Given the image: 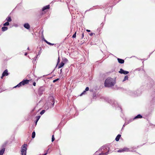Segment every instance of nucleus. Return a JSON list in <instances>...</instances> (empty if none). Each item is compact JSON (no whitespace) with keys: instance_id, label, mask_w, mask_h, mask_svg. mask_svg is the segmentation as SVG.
I'll return each instance as SVG.
<instances>
[{"instance_id":"nucleus-1","label":"nucleus","mask_w":155,"mask_h":155,"mask_svg":"<svg viewBox=\"0 0 155 155\" xmlns=\"http://www.w3.org/2000/svg\"><path fill=\"white\" fill-rule=\"evenodd\" d=\"M109 148L107 145H105L101 147L95 153V155H107L108 153Z\"/></svg>"},{"instance_id":"nucleus-2","label":"nucleus","mask_w":155,"mask_h":155,"mask_svg":"<svg viewBox=\"0 0 155 155\" xmlns=\"http://www.w3.org/2000/svg\"><path fill=\"white\" fill-rule=\"evenodd\" d=\"M115 84V82L113 79L110 78H108L105 80L104 82L105 87H110L113 86Z\"/></svg>"},{"instance_id":"nucleus-3","label":"nucleus","mask_w":155,"mask_h":155,"mask_svg":"<svg viewBox=\"0 0 155 155\" xmlns=\"http://www.w3.org/2000/svg\"><path fill=\"white\" fill-rule=\"evenodd\" d=\"M27 145L24 144L21 147V155H26Z\"/></svg>"},{"instance_id":"nucleus-4","label":"nucleus","mask_w":155,"mask_h":155,"mask_svg":"<svg viewBox=\"0 0 155 155\" xmlns=\"http://www.w3.org/2000/svg\"><path fill=\"white\" fill-rule=\"evenodd\" d=\"M49 103L51 104L52 106H53L54 104V101L53 97L52 96H50L49 97Z\"/></svg>"},{"instance_id":"nucleus-5","label":"nucleus","mask_w":155,"mask_h":155,"mask_svg":"<svg viewBox=\"0 0 155 155\" xmlns=\"http://www.w3.org/2000/svg\"><path fill=\"white\" fill-rule=\"evenodd\" d=\"M119 72L120 74H127L129 73L128 71H125L122 68L120 69Z\"/></svg>"},{"instance_id":"nucleus-6","label":"nucleus","mask_w":155,"mask_h":155,"mask_svg":"<svg viewBox=\"0 0 155 155\" xmlns=\"http://www.w3.org/2000/svg\"><path fill=\"white\" fill-rule=\"evenodd\" d=\"M8 70L7 69H6L3 72L2 74V76L1 77V78L2 79L3 77L6 76H7L8 75Z\"/></svg>"},{"instance_id":"nucleus-7","label":"nucleus","mask_w":155,"mask_h":155,"mask_svg":"<svg viewBox=\"0 0 155 155\" xmlns=\"http://www.w3.org/2000/svg\"><path fill=\"white\" fill-rule=\"evenodd\" d=\"M142 117V116L140 114H139L137 115V116L135 117L134 118L133 120H130L129 121V122H130L132 121L133 120H135V119H138V118H141Z\"/></svg>"},{"instance_id":"nucleus-8","label":"nucleus","mask_w":155,"mask_h":155,"mask_svg":"<svg viewBox=\"0 0 155 155\" xmlns=\"http://www.w3.org/2000/svg\"><path fill=\"white\" fill-rule=\"evenodd\" d=\"M29 80H24L21 82L22 85H24L28 83Z\"/></svg>"},{"instance_id":"nucleus-9","label":"nucleus","mask_w":155,"mask_h":155,"mask_svg":"<svg viewBox=\"0 0 155 155\" xmlns=\"http://www.w3.org/2000/svg\"><path fill=\"white\" fill-rule=\"evenodd\" d=\"M24 27L27 29H29L30 28V26L28 23H26L24 24Z\"/></svg>"},{"instance_id":"nucleus-10","label":"nucleus","mask_w":155,"mask_h":155,"mask_svg":"<svg viewBox=\"0 0 155 155\" xmlns=\"http://www.w3.org/2000/svg\"><path fill=\"white\" fill-rule=\"evenodd\" d=\"M39 49L40 50L38 51V54H36V56L35 57V58L37 59L38 56L40 55L41 53L42 52V48L41 47H39Z\"/></svg>"},{"instance_id":"nucleus-11","label":"nucleus","mask_w":155,"mask_h":155,"mask_svg":"<svg viewBox=\"0 0 155 155\" xmlns=\"http://www.w3.org/2000/svg\"><path fill=\"white\" fill-rule=\"evenodd\" d=\"M50 8L49 5H46L43 7L42 8V11H44L45 10L49 9Z\"/></svg>"},{"instance_id":"nucleus-12","label":"nucleus","mask_w":155,"mask_h":155,"mask_svg":"<svg viewBox=\"0 0 155 155\" xmlns=\"http://www.w3.org/2000/svg\"><path fill=\"white\" fill-rule=\"evenodd\" d=\"M117 60L118 62L120 64H123L124 61V60L119 58H117Z\"/></svg>"},{"instance_id":"nucleus-13","label":"nucleus","mask_w":155,"mask_h":155,"mask_svg":"<svg viewBox=\"0 0 155 155\" xmlns=\"http://www.w3.org/2000/svg\"><path fill=\"white\" fill-rule=\"evenodd\" d=\"M123 150L124 152H128V151H131L130 150V149L129 148H128L127 147H124L123 148Z\"/></svg>"},{"instance_id":"nucleus-14","label":"nucleus","mask_w":155,"mask_h":155,"mask_svg":"<svg viewBox=\"0 0 155 155\" xmlns=\"http://www.w3.org/2000/svg\"><path fill=\"white\" fill-rule=\"evenodd\" d=\"M121 137V135L120 134H118L117 136L116 137V138H115V140L117 141H118L119 140V139L120 138V137Z\"/></svg>"},{"instance_id":"nucleus-15","label":"nucleus","mask_w":155,"mask_h":155,"mask_svg":"<svg viewBox=\"0 0 155 155\" xmlns=\"http://www.w3.org/2000/svg\"><path fill=\"white\" fill-rule=\"evenodd\" d=\"M6 20L8 22H10L12 21V19L10 16H8L6 18Z\"/></svg>"},{"instance_id":"nucleus-16","label":"nucleus","mask_w":155,"mask_h":155,"mask_svg":"<svg viewBox=\"0 0 155 155\" xmlns=\"http://www.w3.org/2000/svg\"><path fill=\"white\" fill-rule=\"evenodd\" d=\"M64 64L63 62H61L58 66V68H61L64 65Z\"/></svg>"},{"instance_id":"nucleus-17","label":"nucleus","mask_w":155,"mask_h":155,"mask_svg":"<svg viewBox=\"0 0 155 155\" xmlns=\"http://www.w3.org/2000/svg\"><path fill=\"white\" fill-rule=\"evenodd\" d=\"M5 151V148L2 149L0 150V155H3Z\"/></svg>"},{"instance_id":"nucleus-18","label":"nucleus","mask_w":155,"mask_h":155,"mask_svg":"<svg viewBox=\"0 0 155 155\" xmlns=\"http://www.w3.org/2000/svg\"><path fill=\"white\" fill-rule=\"evenodd\" d=\"M2 31H5L8 29V28L5 26L3 27L2 28Z\"/></svg>"},{"instance_id":"nucleus-19","label":"nucleus","mask_w":155,"mask_h":155,"mask_svg":"<svg viewBox=\"0 0 155 155\" xmlns=\"http://www.w3.org/2000/svg\"><path fill=\"white\" fill-rule=\"evenodd\" d=\"M22 83L21 82H20V83H19L18 85H17L16 86H15L14 87L15 88L16 87H21L22 85Z\"/></svg>"},{"instance_id":"nucleus-20","label":"nucleus","mask_w":155,"mask_h":155,"mask_svg":"<svg viewBox=\"0 0 155 155\" xmlns=\"http://www.w3.org/2000/svg\"><path fill=\"white\" fill-rule=\"evenodd\" d=\"M35 131H33L32 134V137L34 138L35 137Z\"/></svg>"},{"instance_id":"nucleus-21","label":"nucleus","mask_w":155,"mask_h":155,"mask_svg":"<svg viewBox=\"0 0 155 155\" xmlns=\"http://www.w3.org/2000/svg\"><path fill=\"white\" fill-rule=\"evenodd\" d=\"M128 77L127 75H126L125 76L124 78V79L123 80V81H124L127 80L128 79Z\"/></svg>"},{"instance_id":"nucleus-22","label":"nucleus","mask_w":155,"mask_h":155,"mask_svg":"<svg viewBox=\"0 0 155 155\" xmlns=\"http://www.w3.org/2000/svg\"><path fill=\"white\" fill-rule=\"evenodd\" d=\"M9 25V23L7 21L3 25L4 26H8Z\"/></svg>"},{"instance_id":"nucleus-23","label":"nucleus","mask_w":155,"mask_h":155,"mask_svg":"<svg viewBox=\"0 0 155 155\" xmlns=\"http://www.w3.org/2000/svg\"><path fill=\"white\" fill-rule=\"evenodd\" d=\"M41 116H38L37 117H36V120H37V121H38L39 120V119Z\"/></svg>"},{"instance_id":"nucleus-24","label":"nucleus","mask_w":155,"mask_h":155,"mask_svg":"<svg viewBox=\"0 0 155 155\" xmlns=\"http://www.w3.org/2000/svg\"><path fill=\"white\" fill-rule=\"evenodd\" d=\"M45 110H43L41 112L40 114L41 115H42L43 114H44L45 113Z\"/></svg>"},{"instance_id":"nucleus-25","label":"nucleus","mask_w":155,"mask_h":155,"mask_svg":"<svg viewBox=\"0 0 155 155\" xmlns=\"http://www.w3.org/2000/svg\"><path fill=\"white\" fill-rule=\"evenodd\" d=\"M76 32H75L74 34L73 35L72 38H75L76 37Z\"/></svg>"},{"instance_id":"nucleus-26","label":"nucleus","mask_w":155,"mask_h":155,"mask_svg":"<svg viewBox=\"0 0 155 155\" xmlns=\"http://www.w3.org/2000/svg\"><path fill=\"white\" fill-rule=\"evenodd\" d=\"M117 152H124L123 149H120L117 151Z\"/></svg>"},{"instance_id":"nucleus-27","label":"nucleus","mask_w":155,"mask_h":155,"mask_svg":"<svg viewBox=\"0 0 155 155\" xmlns=\"http://www.w3.org/2000/svg\"><path fill=\"white\" fill-rule=\"evenodd\" d=\"M154 102H155V97H154V98H153V99L151 101V102H152V103H154Z\"/></svg>"},{"instance_id":"nucleus-28","label":"nucleus","mask_w":155,"mask_h":155,"mask_svg":"<svg viewBox=\"0 0 155 155\" xmlns=\"http://www.w3.org/2000/svg\"><path fill=\"white\" fill-rule=\"evenodd\" d=\"M55 140V138L54 137V135H53L52 136V139H51V141L52 142H53Z\"/></svg>"},{"instance_id":"nucleus-29","label":"nucleus","mask_w":155,"mask_h":155,"mask_svg":"<svg viewBox=\"0 0 155 155\" xmlns=\"http://www.w3.org/2000/svg\"><path fill=\"white\" fill-rule=\"evenodd\" d=\"M138 92H139L138 93H137V92H136V93H134V94L135 95H137V96L139 95L140 94V92L139 91H138Z\"/></svg>"},{"instance_id":"nucleus-30","label":"nucleus","mask_w":155,"mask_h":155,"mask_svg":"<svg viewBox=\"0 0 155 155\" xmlns=\"http://www.w3.org/2000/svg\"><path fill=\"white\" fill-rule=\"evenodd\" d=\"M86 91L85 90L81 94L80 96H82V95L84 94Z\"/></svg>"},{"instance_id":"nucleus-31","label":"nucleus","mask_w":155,"mask_h":155,"mask_svg":"<svg viewBox=\"0 0 155 155\" xmlns=\"http://www.w3.org/2000/svg\"><path fill=\"white\" fill-rule=\"evenodd\" d=\"M59 80V79H58V78H57L56 79L54 80L53 81V82L54 83V82H56V81H58V80Z\"/></svg>"},{"instance_id":"nucleus-32","label":"nucleus","mask_w":155,"mask_h":155,"mask_svg":"<svg viewBox=\"0 0 155 155\" xmlns=\"http://www.w3.org/2000/svg\"><path fill=\"white\" fill-rule=\"evenodd\" d=\"M129 123H129H125L123 125V127H122V130L123 129V128L124 127L125 125H127V124H128Z\"/></svg>"},{"instance_id":"nucleus-33","label":"nucleus","mask_w":155,"mask_h":155,"mask_svg":"<svg viewBox=\"0 0 155 155\" xmlns=\"http://www.w3.org/2000/svg\"><path fill=\"white\" fill-rule=\"evenodd\" d=\"M89 90V88L88 87H86L85 89V91H88Z\"/></svg>"},{"instance_id":"nucleus-34","label":"nucleus","mask_w":155,"mask_h":155,"mask_svg":"<svg viewBox=\"0 0 155 155\" xmlns=\"http://www.w3.org/2000/svg\"><path fill=\"white\" fill-rule=\"evenodd\" d=\"M48 44L51 45H54V44L51 43L49 42H48Z\"/></svg>"},{"instance_id":"nucleus-35","label":"nucleus","mask_w":155,"mask_h":155,"mask_svg":"<svg viewBox=\"0 0 155 155\" xmlns=\"http://www.w3.org/2000/svg\"><path fill=\"white\" fill-rule=\"evenodd\" d=\"M48 151H49V149L47 151L46 153H45L44 154H43L42 155H46L47 154L48 152Z\"/></svg>"},{"instance_id":"nucleus-36","label":"nucleus","mask_w":155,"mask_h":155,"mask_svg":"<svg viewBox=\"0 0 155 155\" xmlns=\"http://www.w3.org/2000/svg\"><path fill=\"white\" fill-rule=\"evenodd\" d=\"M97 98H98L99 97H100L101 98V95H97V96L96 97Z\"/></svg>"},{"instance_id":"nucleus-37","label":"nucleus","mask_w":155,"mask_h":155,"mask_svg":"<svg viewBox=\"0 0 155 155\" xmlns=\"http://www.w3.org/2000/svg\"><path fill=\"white\" fill-rule=\"evenodd\" d=\"M37 59H36L35 58V57L33 59V62L34 63V61H35Z\"/></svg>"},{"instance_id":"nucleus-38","label":"nucleus","mask_w":155,"mask_h":155,"mask_svg":"<svg viewBox=\"0 0 155 155\" xmlns=\"http://www.w3.org/2000/svg\"><path fill=\"white\" fill-rule=\"evenodd\" d=\"M33 85L34 86H35V85H36V83L35 82H34L33 83Z\"/></svg>"},{"instance_id":"nucleus-39","label":"nucleus","mask_w":155,"mask_h":155,"mask_svg":"<svg viewBox=\"0 0 155 155\" xmlns=\"http://www.w3.org/2000/svg\"><path fill=\"white\" fill-rule=\"evenodd\" d=\"M94 33H91L90 34V35L91 36H92L93 35Z\"/></svg>"},{"instance_id":"nucleus-40","label":"nucleus","mask_w":155,"mask_h":155,"mask_svg":"<svg viewBox=\"0 0 155 155\" xmlns=\"http://www.w3.org/2000/svg\"><path fill=\"white\" fill-rule=\"evenodd\" d=\"M84 37V33H83L82 34V38H83Z\"/></svg>"},{"instance_id":"nucleus-41","label":"nucleus","mask_w":155,"mask_h":155,"mask_svg":"<svg viewBox=\"0 0 155 155\" xmlns=\"http://www.w3.org/2000/svg\"><path fill=\"white\" fill-rule=\"evenodd\" d=\"M44 41L47 43V44H48L49 42L48 41H46V40H45Z\"/></svg>"},{"instance_id":"nucleus-42","label":"nucleus","mask_w":155,"mask_h":155,"mask_svg":"<svg viewBox=\"0 0 155 155\" xmlns=\"http://www.w3.org/2000/svg\"><path fill=\"white\" fill-rule=\"evenodd\" d=\"M44 41L47 43V44H48L49 42L48 41H46V40H45Z\"/></svg>"},{"instance_id":"nucleus-43","label":"nucleus","mask_w":155,"mask_h":155,"mask_svg":"<svg viewBox=\"0 0 155 155\" xmlns=\"http://www.w3.org/2000/svg\"><path fill=\"white\" fill-rule=\"evenodd\" d=\"M44 41L47 43V44H48L49 42L48 41H46V40H45Z\"/></svg>"},{"instance_id":"nucleus-44","label":"nucleus","mask_w":155,"mask_h":155,"mask_svg":"<svg viewBox=\"0 0 155 155\" xmlns=\"http://www.w3.org/2000/svg\"><path fill=\"white\" fill-rule=\"evenodd\" d=\"M44 41L47 43V44H48L49 42L48 41H46V40H45Z\"/></svg>"},{"instance_id":"nucleus-45","label":"nucleus","mask_w":155,"mask_h":155,"mask_svg":"<svg viewBox=\"0 0 155 155\" xmlns=\"http://www.w3.org/2000/svg\"><path fill=\"white\" fill-rule=\"evenodd\" d=\"M86 31H87V32H90L91 31L90 30H88V29L86 30Z\"/></svg>"},{"instance_id":"nucleus-46","label":"nucleus","mask_w":155,"mask_h":155,"mask_svg":"<svg viewBox=\"0 0 155 155\" xmlns=\"http://www.w3.org/2000/svg\"><path fill=\"white\" fill-rule=\"evenodd\" d=\"M37 122H38V121H37V120H36V121L35 122V124L36 125L37 124Z\"/></svg>"},{"instance_id":"nucleus-47","label":"nucleus","mask_w":155,"mask_h":155,"mask_svg":"<svg viewBox=\"0 0 155 155\" xmlns=\"http://www.w3.org/2000/svg\"><path fill=\"white\" fill-rule=\"evenodd\" d=\"M27 53H25V56H26L27 55Z\"/></svg>"},{"instance_id":"nucleus-48","label":"nucleus","mask_w":155,"mask_h":155,"mask_svg":"<svg viewBox=\"0 0 155 155\" xmlns=\"http://www.w3.org/2000/svg\"><path fill=\"white\" fill-rule=\"evenodd\" d=\"M59 58H58V62H59Z\"/></svg>"},{"instance_id":"nucleus-49","label":"nucleus","mask_w":155,"mask_h":155,"mask_svg":"<svg viewBox=\"0 0 155 155\" xmlns=\"http://www.w3.org/2000/svg\"><path fill=\"white\" fill-rule=\"evenodd\" d=\"M27 49H28V50H29V47H28V48H27Z\"/></svg>"},{"instance_id":"nucleus-50","label":"nucleus","mask_w":155,"mask_h":155,"mask_svg":"<svg viewBox=\"0 0 155 155\" xmlns=\"http://www.w3.org/2000/svg\"><path fill=\"white\" fill-rule=\"evenodd\" d=\"M60 71H61V72H62V69H61L60 70Z\"/></svg>"},{"instance_id":"nucleus-51","label":"nucleus","mask_w":155,"mask_h":155,"mask_svg":"<svg viewBox=\"0 0 155 155\" xmlns=\"http://www.w3.org/2000/svg\"><path fill=\"white\" fill-rule=\"evenodd\" d=\"M43 40H44V41L45 39V38H43Z\"/></svg>"},{"instance_id":"nucleus-52","label":"nucleus","mask_w":155,"mask_h":155,"mask_svg":"<svg viewBox=\"0 0 155 155\" xmlns=\"http://www.w3.org/2000/svg\"><path fill=\"white\" fill-rule=\"evenodd\" d=\"M34 109H33V110H32V111H34Z\"/></svg>"},{"instance_id":"nucleus-53","label":"nucleus","mask_w":155,"mask_h":155,"mask_svg":"<svg viewBox=\"0 0 155 155\" xmlns=\"http://www.w3.org/2000/svg\"><path fill=\"white\" fill-rule=\"evenodd\" d=\"M41 90V89H39V91H40Z\"/></svg>"},{"instance_id":"nucleus-54","label":"nucleus","mask_w":155,"mask_h":155,"mask_svg":"<svg viewBox=\"0 0 155 155\" xmlns=\"http://www.w3.org/2000/svg\"><path fill=\"white\" fill-rule=\"evenodd\" d=\"M114 104H115V102L114 103Z\"/></svg>"}]
</instances>
